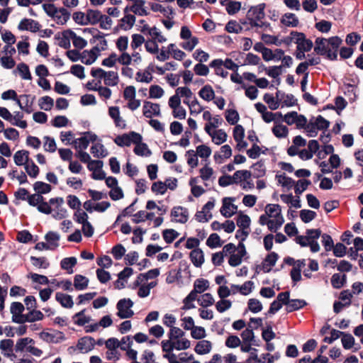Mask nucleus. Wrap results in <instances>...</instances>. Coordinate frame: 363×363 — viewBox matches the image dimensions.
<instances>
[{
	"mask_svg": "<svg viewBox=\"0 0 363 363\" xmlns=\"http://www.w3.org/2000/svg\"><path fill=\"white\" fill-rule=\"evenodd\" d=\"M265 4H259L255 6H251L247 11L246 17L249 21L251 28H262L269 26V23H264L262 20L264 18Z\"/></svg>",
	"mask_w": 363,
	"mask_h": 363,
	"instance_id": "f257e3e1",
	"label": "nucleus"
},
{
	"mask_svg": "<svg viewBox=\"0 0 363 363\" xmlns=\"http://www.w3.org/2000/svg\"><path fill=\"white\" fill-rule=\"evenodd\" d=\"M162 340L161 342L162 351L164 352H173L174 350H185L190 347L191 342L186 338L182 340Z\"/></svg>",
	"mask_w": 363,
	"mask_h": 363,
	"instance_id": "f03ea898",
	"label": "nucleus"
},
{
	"mask_svg": "<svg viewBox=\"0 0 363 363\" xmlns=\"http://www.w3.org/2000/svg\"><path fill=\"white\" fill-rule=\"evenodd\" d=\"M133 305V301L129 298L120 299L116 303V315L121 319L131 318L134 315L133 311L130 309Z\"/></svg>",
	"mask_w": 363,
	"mask_h": 363,
	"instance_id": "7ed1b4c3",
	"label": "nucleus"
},
{
	"mask_svg": "<svg viewBox=\"0 0 363 363\" xmlns=\"http://www.w3.org/2000/svg\"><path fill=\"white\" fill-rule=\"evenodd\" d=\"M238 216L236 219L237 225L241 228L237 230L235 234V238H240V233L243 235V238H242V241H245L246 238L247 237L249 232L245 230L250 228L251 223V219L249 216L245 214L242 211H239Z\"/></svg>",
	"mask_w": 363,
	"mask_h": 363,
	"instance_id": "20e7f679",
	"label": "nucleus"
},
{
	"mask_svg": "<svg viewBox=\"0 0 363 363\" xmlns=\"http://www.w3.org/2000/svg\"><path fill=\"white\" fill-rule=\"evenodd\" d=\"M290 35L295 37L294 43L297 45V50L309 52L312 49L313 46L312 40L306 38L303 33L293 30Z\"/></svg>",
	"mask_w": 363,
	"mask_h": 363,
	"instance_id": "39448f33",
	"label": "nucleus"
},
{
	"mask_svg": "<svg viewBox=\"0 0 363 363\" xmlns=\"http://www.w3.org/2000/svg\"><path fill=\"white\" fill-rule=\"evenodd\" d=\"M329 125L330 122L319 115L316 118L313 117L310 119L307 127V132L316 133L318 130H326Z\"/></svg>",
	"mask_w": 363,
	"mask_h": 363,
	"instance_id": "423d86ee",
	"label": "nucleus"
},
{
	"mask_svg": "<svg viewBox=\"0 0 363 363\" xmlns=\"http://www.w3.org/2000/svg\"><path fill=\"white\" fill-rule=\"evenodd\" d=\"M48 330L53 331V333L43 331L39 334L40 338L43 341L48 343L57 344L65 340L66 337L62 332L51 328Z\"/></svg>",
	"mask_w": 363,
	"mask_h": 363,
	"instance_id": "0eeeda50",
	"label": "nucleus"
},
{
	"mask_svg": "<svg viewBox=\"0 0 363 363\" xmlns=\"http://www.w3.org/2000/svg\"><path fill=\"white\" fill-rule=\"evenodd\" d=\"M329 52L328 53V59L330 60H336L337 59V50L342 43V40L338 36H333L327 39Z\"/></svg>",
	"mask_w": 363,
	"mask_h": 363,
	"instance_id": "6e6552de",
	"label": "nucleus"
},
{
	"mask_svg": "<svg viewBox=\"0 0 363 363\" xmlns=\"http://www.w3.org/2000/svg\"><path fill=\"white\" fill-rule=\"evenodd\" d=\"M99 53L100 49L97 45L93 47L90 50H84L81 62L86 65H90L96 60Z\"/></svg>",
	"mask_w": 363,
	"mask_h": 363,
	"instance_id": "1a4fd4ad",
	"label": "nucleus"
},
{
	"mask_svg": "<svg viewBox=\"0 0 363 363\" xmlns=\"http://www.w3.org/2000/svg\"><path fill=\"white\" fill-rule=\"evenodd\" d=\"M40 28L39 23L30 18L22 19L18 26V29L20 30H30L33 33L38 31Z\"/></svg>",
	"mask_w": 363,
	"mask_h": 363,
	"instance_id": "9d476101",
	"label": "nucleus"
},
{
	"mask_svg": "<svg viewBox=\"0 0 363 363\" xmlns=\"http://www.w3.org/2000/svg\"><path fill=\"white\" fill-rule=\"evenodd\" d=\"M143 115L148 118L152 116H160V107L158 104H154L150 101H145L143 107Z\"/></svg>",
	"mask_w": 363,
	"mask_h": 363,
	"instance_id": "9b49d317",
	"label": "nucleus"
},
{
	"mask_svg": "<svg viewBox=\"0 0 363 363\" xmlns=\"http://www.w3.org/2000/svg\"><path fill=\"white\" fill-rule=\"evenodd\" d=\"M95 345V340L91 336H84L78 340L77 347L82 352L92 350Z\"/></svg>",
	"mask_w": 363,
	"mask_h": 363,
	"instance_id": "f8f14e48",
	"label": "nucleus"
},
{
	"mask_svg": "<svg viewBox=\"0 0 363 363\" xmlns=\"http://www.w3.org/2000/svg\"><path fill=\"white\" fill-rule=\"evenodd\" d=\"M143 139H135L133 144L135 145L133 152L135 155L141 157H150L152 155L151 150L147 145L142 142Z\"/></svg>",
	"mask_w": 363,
	"mask_h": 363,
	"instance_id": "ddd939ff",
	"label": "nucleus"
},
{
	"mask_svg": "<svg viewBox=\"0 0 363 363\" xmlns=\"http://www.w3.org/2000/svg\"><path fill=\"white\" fill-rule=\"evenodd\" d=\"M314 52L319 55H326L329 52V47L326 38H317L315 41Z\"/></svg>",
	"mask_w": 363,
	"mask_h": 363,
	"instance_id": "4468645a",
	"label": "nucleus"
},
{
	"mask_svg": "<svg viewBox=\"0 0 363 363\" xmlns=\"http://www.w3.org/2000/svg\"><path fill=\"white\" fill-rule=\"evenodd\" d=\"M189 258L196 267H201L205 261L203 251L201 248L192 250Z\"/></svg>",
	"mask_w": 363,
	"mask_h": 363,
	"instance_id": "2eb2a0df",
	"label": "nucleus"
},
{
	"mask_svg": "<svg viewBox=\"0 0 363 363\" xmlns=\"http://www.w3.org/2000/svg\"><path fill=\"white\" fill-rule=\"evenodd\" d=\"M91 153L95 157H105L108 155V150L105 148L103 144H101V140H98L92 144L91 147Z\"/></svg>",
	"mask_w": 363,
	"mask_h": 363,
	"instance_id": "dca6fc26",
	"label": "nucleus"
},
{
	"mask_svg": "<svg viewBox=\"0 0 363 363\" xmlns=\"http://www.w3.org/2000/svg\"><path fill=\"white\" fill-rule=\"evenodd\" d=\"M250 168L254 170L252 174L253 177L255 179H259L266 174L267 169L263 160H260L252 164Z\"/></svg>",
	"mask_w": 363,
	"mask_h": 363,
	"instance_id": "f3484780",
	"label": "nucleus"
},
{
	"mask_svg": "<svg viewBox=\"0 0 363 363\" xmlns=\"http://www.w3.org/2000/svg\"><path fill=\"white\" fill-rule=\"evenodd\" d=\"M55 299L64 308H71L74 305L72 296L67 294L57 292L55 294Z\"/></svg>",
	"mask_w": 363,
	"mask_h": 363,
	"instance_id": "a211bd4d",
	"label": "nucleus"
},
{
	"mask_svg": "<svg viewBox=\"0 0 363 363\" xmlns=\"http://www.w3.org/2000/svg\"><path fill=\"white\" fill-rule=\"evenodd\" d=\"M212 349V343L209 340H202L196 343L194 348L196 353L200 355H203L209 353Z\"/></svg>",
	"mask_w": 363,
	"mask_h": 363,
	"instance_id": "6ab92c4d",
	"label": "nucleus"
},
{
	"mask_svg": "<svg viewBox=\"0 0 363 363\" xmlns=\"http://www.w3.org/2000/svg\"><path fill=\"white\" fill-rule=\"evenodd\" d=\"M13 160L17 166H22L29 162V152L28 150H18L13 155Z\"/></svg>",
	"mask_w": 363,
	"mask_h": 363,
	"instance_id": "aec40b11",
	"label": "nucleus"
},
{
	"mask_svg": "<svg viewBox=\"0 0 363 363\" xmlns=\"http://www.w3.org/2000/svg\"><path fill=\"white\" fill-rule=\"evenodd\" d=\"M131 6L130 11L135 14L140 16H147L149 13L145 7V0H136Z\"/></svg>",
	"mask_w": 363,
	"mask_h": 363,
	"instance_id": "412c9836",
	"label": "nucleus"
},
{
	"mask_svg": "<svg viewBox=\"0 0 363 363\" xmlns=\"http://www.w3.org/2000/svg\"><path fill=\"white\" fill-rule=\"evenodd\" d=\"M307 305L308 303L303 299H290L285 309L287 313H291L301 309Z\"/></svg>",
	"mask_w": 363,
	"mask_h": 363,
	"instance_id": "4be33fe9",
	"label": "nucleus"
},
{
	"mask_svg": "<svg viewBox=\"0 0 363 363\" xmlns=\"http://www.w3.org/2000/svg\"><path fill=\"white\" fill-rule=\"evenodd\" d=\"M102 13L98 10L88 9L86 11V25H96L101 20Z\"/></svg>",
	"mask_w": 363,
	"mask_h": 363,
	"instance_id": "5701e85b",
	"label": "nucleus"
},
{
	"mask_svg": "<svg viewBox=\"0 0 363 363\" xmlns=\"http://www.w3.org/2000/svg\"><path fill=\"white\" fill-rule=\"evenodd\" d=\"M77 260L75 257L63 258L60 261V267L62 269L67 270L68 274H72L74 267L77 264Z\"/></svg>",
	"mask_w": 363,
	"mask_h": 363,
	"instance_id": "b1692460",
	"label": "nucleus"
},
{
	"mask_svg": "<svg viewBox=\"0 0 363 363\" xmlns=\"http://www.w3.org/2000/svg\"><path fill=\"white\" fill-rule=\"evenodd\" d=\"M199 96L206 101H210L215 99V92L211 85H205L199 91Z\"/></svg>",
	"mask_w": 363,
	"mask_h": 363,
	"instance_id": "393cba45",
	"label": "nucleus"
},
{
	"mask_svg": "<svg viewBox=\"0 0 363 363\" xmlns=\"http://www.w3.org/2000/svg\"><path fill=\"white\" fill-rule=\"evenodd\" d=\"M281 23L287 27H296L298 19L294 13H286L282 16Z\"/></svg>",
	"mask_w": 363,
	"mask_h": 363,
	"instance_id": "a878e982",
	"label": "nucleus"
},
{
	"mask_svg": "<svg viewBox=\"0 0 363 363\" xmlns=\"http://www.w3.org/2000/svg\"><path fill=\"white\" fill-rule=\"evenodd\" d=\"M136 18L134 15L126 14L120 20V27L124 30L130 29L135 23Z\"/></svg>",
	"mask_w": 363,
	"mask_h": 363,
	"instance_id": "bb28decb",
	"label": "nucleus"
},
{
	"mask_svg": "<svg viewBox=\"0 0 363 363\" xmlns=\"http://www.w3.org/2000/svg\"><path fill=\"white\" fill-rule=\"evenodd\" d=\"M255 143L252 145V147L247 151V154L248 157L251 159H257L259 157L261 154V148L259 145H257L256 143H259V138H247Z\"/></svg>",
	"mask_w": 363,
	"mask_h": 363,
	"instance_id": "cd10ccee",
	"label": "nucleus"
},
{
	"mask_svg": "<svg viewBox=\"0 0 363 363\" xmlns=\"http://www.w3.org/2000/svg\"><path fill=\"white\" fill-rule=\"evenodd\" d=\"M89 279L81 274H76L74 277V286L77 290L82 291L87 288Z\"/></svg>",
	"mask_w": 363,
	"mask_h": 363,
	"instance_id": "c85d7f7f",
	"label": "nucleus"
},
{
	"mask_svg": "<svg viewBox=\"0 0 363 363\" xmlns=\"http://www.w3.org/2000/svg\"><path fill=\"white\" fill-rule=\"evenodd\" d=\"M70 13L65 8H60L57 10L56 16L54 18L57 24L64 25L70 18Z\"/></svg>",
	"mask_w": 363,
	"mask_h": 363,
	"instance_id": "c756f323",
	"label": "nucleus"
},
{
	"mask_svg": "<svg viewBox=\"0 0 363 363\" xmlns=\"http://www.w3.org/2000/svg\"><path fill=\"white\" fill-rule=\"evenodd\" d=\"M104 84L106 86H114L118 83V73L113 71H108L106 72V75L104 77Z\"/></svg>",
	"mask_w": 363,
	"mask_h": 363,
	"instance_id": "7c9ffc66",
	"label": "nucleus"
},
{
	"mask_svg": "<svg viewBox=\"0 0 363 363\" xmlns=\"http://www.w3.org/2000/svg\"><path fill=\"white\" fill-rule=\"evenodd\" d=\"M33 189L36 193L46 194L51 191L52 186L43 182H35L33 184Z\"/></svg>",
	"mask_w": 363,
	"mask_h": 363,
	"instance_id": "2f4dec72",
	"label": "nucleus"
},
{
	"mask_svg": "<svg viewBox=\"0 0 363 363\" xmlns=\"http://www.w3.org/2000/svg\"><path fill=\"white\" fill-rule=\"evenodd\" d=\"M276 179L283 187H286L288 189H291L295 184V181L292 178L287 177L285 173L279 175L277 174Z\"/></svg>",
	"mask_w": 363,
	"mask_h": 363,
	"instance_id": "473e14b6",
	"label": "nucleus"
},
{
	"mask_svg": "<svg viewBox=\"0 0 363 363\" xmlns=\"http://www.w3.org/2000/svg\"><path fill=\"white\" fill-rule=\"evenodd\" d=\"M60 239V235L54 231H48L45 235V240L47 241L48 244L54 247H57L59 246L58 241Z\"/></svg>",
	"mask_w": 363,
	"mask_h": 363,
	"instance_id": "72a5a7b5",
	"label": "nucleus"
},
{
	"mask_svg": "<svg viewBox=\"0 0 363 363\" xmlns=\"http://www.w3.org/2000/svg\"><path fill=\"white\" fill-rule=\"evenodd\" d=\"M223 243L220 236L216 233H211L206 240V245L212 249L220 247Z\"/></svg>",
	"mask_w": 363,
	"mask_h": 363,
	"instance_id": "f704fd0d",
	"label": "nucleus"
},
{
	"mask_svg": "<svg viewBox=\"0 0 363 363\" xmlns=\"http://www.w3.org/2000/svg\"><path fill=\"white\" fill-rule=\"evenodd\" d=\"M99 138H77V143L76 144V150L79 149V150H86L89 143H92V144L97 140Z\"/></svg>",
	"mask_w": 363,
	"mask_h": 363,
	"instance_id": "c9c22d12",
	"label": "nucleus"
},
{
	"mask_svg": "<svg viewBox=\"0 0 363 363\" xmlns=\"http://www.w3.org/2000/svg\"><path fill=\"white\" fill-rule=\"evenodd\" d=\"M16 69L23 79L30 80L32 79L29 67L26 63H19Z\"/></svg>",
	"mask_w": 363,
	"mask_h": 363,
	"instance_id": "e433bc0d",
	"label": "nucleus"
},
{
	"mask_svg": "<svg viewBox=\"0 0 363 363\" xmlns=\"http://www.w3.org/2000/svg\"><path fill=\"white\" fill-rule=\"evenodd\" d=\"M30 261L32 264L36 267L48 269L50 267V262L45 257H37L31 256Z\"/></svg>",
	"mask_w": 363,
	"mask_h": 363,
	"instance_id": "4c0bfd02",
	"label": "nucleus"
},
{
	"mask_svg": "<svg viewBox=\"0 0 363 363\" xmlns=\"http://www.w3.org/2000/svg\"><path fill=\"white\" fill-rule=\"evenodd\" d=\"M30 164L28 162L25 164L24 168L26 173L32 178H36L39 174V167L35 164V162L30 160Z\"/></svg>",
	"mask_w": 363,
	"mask_h": 363,
	"instance_id": "58836bf2",
	"label": "nucleus"
},
{
	"mask_svg": "<svg viewBox=\"0 0 363 363\" xmlns=\"http://www.w3.org/2000/svg\"><path fill=\"white\" fill-rule=\"evenodd\" d=\"M20 98L22 99L23 106H25L24 111H26L28 113H30L33 111L32 105L35 100V96H32L31 95L29 94H23L21 95Z\"/></svg>",
	"mask_w": 363,
	"mask_h": 363,
	"instance_id": "ea45409f",
	"label": "nucleus"
},
{
	"mask_svg": "<svg viewBox=\"0 0 363 363\" xmlns=\"http://www.w3.org/2000/svg\"><path fill=\"white\" fill-rule=\"evenodd\" d=\"M263 308L262 303L257 298H250L247 302V310L253 313L260 312Z\"/></svg>",
	"mask_w": 363,
	"mask_h": 363,
	"instance_id": "a19ab883",
	"label": "nucleus"
},
{
	"mask_svg": "<svg viewBox=\"0 0 363 363\" xmlns=\"http://www.w3.org/2000/svg\"><path fill=\"white\" fill-rule=\"evenodd\" d=\"M185 156L186 157L187 164L191 169L198 166V155L194 150H189L186 151Z\"/></svg>",
	"mask_w": 363,
	"mask_h": 363,
	"instance_id": "79ce46f5",
	"label": "nucleus"
},
{
	"mask_svg": "<svg viewBox=\"0 0 363 363\" xmlns=\"http://www.w3.org/2000/svg\"><path fill=\"white\" fill-rule=\"evenodd\" d=\"M341 336L342 337V344L344 349L350 350L354 345V337L350 333L343 332Z\"/></svg>",
	"mask_w": 363,
	"mask_h": 363,
	"instance_id": "37998d69",
	"label": "nucleus"
},
{
	"mask_svg": "<svg viewBox=\"0 0 363 363\" xmlns=\"http://www.w3.org/2000/svg\"><path fill=\"white\" fill-rule=\"evenodd\" d=\"M222 122V118L219 116L212 117V121L207 123L205 125V130L209 135L212 136L211 130L219 126Z\"/></svg>",
	"mask_w": 363,
	"mask_h": 363,
	"instance_id": "c03bdc74",
	"label": "nucleus"
},
{
	"mask_svg": "<svg viewBox=\"0 0 363 363\" xmlns=\"http://www.w3.org/2000/svg\"><path fill=\"white\" fill-rule=\"evenodd\" d=\"M199 304L203 308H207L212 306L214 302V298L210 293H206L201 296V298L197 299Z\"/></svg>",
	"mask_w": 363,
	"mask_h": 363,
	"instance_id": "a18cd8bd",
	"label": "nucleus"
},
{
	"mask_svg": "<svg viewBox=\"0 0 363 363\" xmlns=\"http://www.w3.org/2000/svg\"><path fill=\"white\" fill-rule=\"evenodd\" d=\"M179 235V233L174 229H165L162 231L163 238L167 244L173 242Z\"/></svg>",
	"mask_w": 363,
	"mask_h": 363,
	"instance_id": "49530a36",
	"label": "nucleus"
},
{
	"mask_svg": "<svg viewBox=\"0 0 363 363\" xmlns=\"http://www.w3.org/2000/svg\"><path fill=\"white\" fill-rule=\"evenodd\" d=\"M54 105V100L48 96H45L39 99V106L45 111H50Z\"/></svg>",
	"mask_w": 363,
	"mask_h": 363,
	"instance_id": "de8ad7c7",
	"label": "nucleus"
},
{
	"mask_svg": "<svg viewBox=\"0 0 363 363\" xmlns=\"http://www.w3.org/2000/svg\"><path fill=\"white\" fill-rule=\"evenodd\" d=\"M209 287V282L207 279H197L194 283V289L201 294L206 291Z\"/></svg>",
	"mask_w": 363,
	"mask_h": 363,
	"instance_id": "09e8293b",
	"label": "nucleus"
},
{
	"mask_svg": "<svg viewBox=\"0 0 363 363\" xmlns=\"http://www.w3.org/2000/svg\"><path fill=\"white\" fill-rule=\"evenodd\" d=\"M316 216V213L311 210L303 209L300 211V218L305 223H310L311 220L315 219Z\"/></svg>",
	"mask_w": 363,
	"mask_h": 363,
	"instance_id": "8fccbe9b",
	"label": "nucleus"
},
{
	"mask_svg": "<svg viewBox=\"0 0 363 363\" xmlns=\"http://www.w3.org/2000/svg\"><path fill=\"white\" fill-rule=\"evenodd\" d=\"M311 184V182L309 179H301L298 180L297 185L294 187L295 194L297 195L301 194Z\"/></svg>",
	"mask_w": 363,
	"mask_h": 363,
	"instance_id": "3c124183",
	"label": "nucleus"
},
{
	"mask_svg": "<svg viewBox=\"0 0 363 363\" xmlns=\"http://www.w3.org/2000/svg\"><path fill=\"white\" fill-rule=\"evenodd\" d=\"M225 30L230 33H240L243 30V27L236 21L230 20L225 25Z\"/></svg>",
	"mask_w": 363,
	"mask_h": 363,
	"instance_id": "603ef678",
	"label": "nucleus"
},
{
	"mask_svg": "<svg viewBox=\"0 0 363 363\" xmlns=\"http://www.w3.org/2000/svg\"><path fill=\"white\" fill-rule=\"evenodd\" d=\"M225 117L230 125H235L239 120V114L235 109H228L225 111Z\"/></svg>",
	"mask_w": 363,
	"mask_h": 363,
	"instance_id": "864d4df0",
	"label": "nucleus"
},
{
	"mask_svg": "<svg viewBox=\"0 0 363 363\" xmlns=\"http://www.w3.org/2000/svg\"><path fill=\"white\" fill-rule=\"evenodd\" d=\"M33 235L27 230H23L17 233L16 240L21 243H28L32 241Z\"/></svg>",
	"mask_w": 363,
	"mask_h": 363,
	"instance_id": "5fc2aeb1",
	"label": "nucleus"
},
{
	"mask_svg": "<svg viewBox=\"0 0 363 363\" xmlns=\"http://www.w3.org/2000/svg\"><path fill=\"white\" fill-rule=\"evenodd\" d=\"M250 328V325H248V328L241 333L243 343L252 342L255 340V333L253 329Z\"/></svg>",
	"mask_w": 363,
	"mask_h": 363,
	"instance_id": "6e6d98bb",
	"label": "nucleus"
},
{
	"mask_svg": "<svg viewBox=\"0 0 363 363\" xmlns=\"http://www.w3.org/2000/svg\"><path fill=\"white\" fill-rule=\"evenodd\" d=\"M126 250L122 244H117L113 246L111 252L113 255V257L116 260L121 259L124 255H125Z\"/></svg>",
	"mask_w": 363,
	"mask_h": 363,
	"instance_id": "4d7b16f0",
	"label": "nucleus"
},
{
	"mask_svg": "<svg viewBox=\"0 0 363 363\" xmlns=\"http://www.w3.org/2000/svg\"><path fill=\"white\" fill-rule=\"evenodd\" d=\"M88 218H89V216L86 213V212L82 211V209L77 210L74 213V220L77 223L82 224V225H84V223L85 224L89 222Z\"/></svg>",
	"mask_w": 363,
	"mask_h": 363,
	"instance_id": "13d9d810",
	"label": "nucleus"
},
{
	"mask_svg": "<svg viewBox=\"0 0 363 363\" xmlns=\"http://www.w3.org/2000/svg\"><path fill=\"white\" fill-rule=\"evenodd\" d=\"M185 333L181 330L179 328L177 327H172L170 328V330L168 333V340H175L179 338H182L183 336H184Z\"/></svg>",
	"mask_w": 363,
	"mask_h": 363,
	"instance_id": "bf43d9fd",
	"label": "nucleus"
},
{
	"mask_svg": "<svg viewBox=\"0 0 363 363\" xmlns=\"http://www.w3.org/2000/svg\"><path fill=\"white\" fill-rule=\"evenodd\" d=\"M134 237L132 238L133 244L141 243L143 240V235L146 233V230H143L140 227H137L133 231Z\"/></svg>",
	"mask_w": 363,
	"mask_h": 363,
	"instance_id": "052dcab7",
	"label": "nucleus"
},
{
	"mask_svg": "<svg viewBox=\"0 0 363 363\" xmlns=\"http://www.w3.org/2000/svg\"><path fill=\"white\" fill-rule=\"evenodd\" d=\"M196 152L201 158H208L211 154V149L208 146L202 144L196 147Z\"/></svg>",
	"mask_w": 363,
	"mask_h": 363,
	"instance_id": "680f3d73",
	"label": "nucleus"
},
{
	"mask_svg": "<svg viewBox=\"0 0 363 363\" xmlns=\"http://www.w3.org/2000/svg\"><path fill=\"white\" fill-rule=\"evenodd\" d=\"M333 255L337 257H343L347 253V247L342 242H337L333 247Z\"/></svg>",
	"mask_w": 363,
	"mask_h": 363,
	"instance_id": "e2e57ef3",
	"label": "nucleus"
},
{
	"mask_svg": "<svg viewBox=\"0 0 363 363\" xmlns=\"http://www.w3.org/2000/svg\"><path fill=\"white\" fill-rule=\"evenodd\" d=\"M98 280L101 284H106L111 279V274L108 271L104 270L103 268L97 269L96 271Z\"/></svg>",
	"mask_w": 363,
	"mask_h": 363,
	"instance_id": "0e129e2a",
	"label": "nucleus"
},
{
	"mask_svg": "<svg viewBox=\"0 0 363 363\" xmlns=\"http://www.w3.org/2000/svg\"><path fill=\"white\" fill-rule=\"evenodd\" d=\"M150 98L160 99L164 95V90L158 85H152L149 91Z\"/></svg>",
	"mask_w": 363,
	"mask_h": 363,
	"instance_id": "69168bd1",
	"label": "nucleus"
},
{
	"mask_svg": "<svg viewBox=\"0 0 363 363\" xmlns=\"http://www.w3.org/2000/svg\"><path fill=\"white\" fill-rule=\"evenodd\" d=\"M240 8L241 3L239 1H230L226 4V11L230 15H233L238 13Z\"/></svg>",
	"mask_w": 363,
	"mask_h": 363,
	"instance_id": "338daca9",
	"label": "nucleus"
},
{
	"mask_svg": "<svg viewBox=\"0 0 363 363\" xmlns=\"http://www.w3.org/2000/svg\"><path fill=\"white\" fill-rule=\"evenodd\" d=\"M232 306V301L228 299H223L218 301L216 304V310L219 313H223L230 308Z\"/></svg>",
	"mask_w": 363,
	"mask_h": 363,
	"instance_id": "774afa93",
	"label": "nucleus"
}]
</instances>
